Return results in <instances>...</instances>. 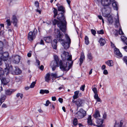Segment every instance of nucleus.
Segmentation results:
<instances>
[{"label": "nucleus", "instance_id": "f257e3e1", "mask_svg": "<svg viewBox=\"0 0 127 127\" xmlns=\"http://www.w3.org/2000/svg\"><path fill=\"white\" fill-rule=\"evenodd\" d=\"M63 13L61 12L59 14L57 18L59 21L54 19L53 21L54 25L57 24L58 27L63 32L65 33L66 31V22L65 18L64 16Z\"/></svg>", "mask_w": 127, "mask_h": 127}, {"label": "nucleus", "instance_id": "f03ea898", "mask_svg": "<svg viewBox=\"0 0 127 127\" xmlns=\"http://www.w3.org/2000/svg\"><path fill=\"white\" fill-rule=\"evenodd\" d=\"M55 33L56 34V35L57 40L62 42V45L65 49H67L70 46L71 43V39L68 35L65 34V37L67 41V42L62 39L64 35L58 29H57L56 30L55 29Z\"/></svg>", "mask_w": 127, "mask_h": 127}, {"label": "nucleus", "instance_id": "7ed1b4c3", "mask_svg": "<svg viewBox=\"0 0 127 127\" xmlns=\"http://www.w3.org/2000/svg\"><path fill=\"white\" fill-rule=\"evenodd\" d=\"M5 64L6 68H4V71L2 70V68L1 67H0V79H1L2 78L4 74L7 75L9 73V71H13L12 69V66L11 65H10V64H8L6 63L5 62Z\"/></svg>", "mask_w": 127, "mask_h": 127}, {"label": "nucleus", "instance_id": "20e7f679", "mask_svg": "<svg viewBox=\"0 0 127 127\" xmlns=\"http://www.w3.org/2000/svg\"><path fill=\"white\" fill-rule=\"evenodd\" d=\"M73 64V61H70L68 62V66L67 67L68 64L67 62H63L62 61L60 60L59 62V66L60 68L63 71H68L72 67Z\"/></svg>", "mask_w": 127, "mask_h": 127}, {"label": "nucleus", "instance_id": "39448f33", "mask_svg": "<svg viewBox=\"0 0 127 127\" xmlns=\"http://www.w3.org/2000/svg\"><path fill=\"white\" fill-rule=\"evenodd\" d=\"M54 60L52 61L50 64V66L53 71H54L56 68L59 66L58 63L59 61L58 57L56 55H55Z\"/></svg>", "mask_w": 127, "mask_h": 127}, {"label": "nucleus", "instance_id": "423d86ee", "mask_svg": "<svg viewBox=\"0 0 127 127\" xmlns=\"http://www.w3.org/2000/svg\"><path fill=\"white\" fill-rule=\"evenodd\" d=\"M61 57L63 60L72 61V56L70 55L67 52L64 51L61 55Z\"/></svg>", "mask_w": 127, "mask_h": 127}, {"label": "nucleus", "instance_id": "0eeeda50", "mask_svg": "<svg viewBox=\"0 0 127 127\" xmlns=\"http://www.w3.org/2000/svg\"><path fill=\"white\" fill-rule=\"evenodd\" d=\"M86 114V112L82 108H81L75 114L76 116L78 119H81L85 117Z\"/></svg>", "mask_w": 127, "mask_h": 127}, {"label": "nucleus", "instance_id": "6e6552de", "mask_svg": "<svg viewBox=\"0 0 127 127\" xmlns=\"http://www.w3.org/2000/svg\"><path fill=\"white\" fill-rule=\"evenodd\" d=\"M9 54L7 52H5L2 53V55L0 57V66L2 64V60L6 61L8 60Z\"/></svg>", "mask_w": 127, "mask_h": 127}, {"label": "nucleus", "instance_id": "1a4fd4ad", "mask_svg": "<svg viewBox=\"0 0 127 127\" xmlns=\"http://www.w3.org/2000/svg\"><path fill=\"white\" fill-rule=\"evenodd\" d=\"M114 0H102L101 3L103 6L107 7L108 9L110 10V8L108 6L111 4L112 1Z\"/></svg>", "mask_w": 127, "mask_h": 127}, {"label": "nucleus", "instance_id": "9d476101", "mask_svg": "<svg viewBox=\"0 0 127 127\" xmlns=\"http://www.w3.org/2000/svg\"><path fill=\"white\" fill-rule=\"evenodd\" d=\"M13 62L15 64H18L19 63L21 59L20 57L18 55H15L13 57Z\"/></svg>", "mask_w": 127, "mask_h": 127}, {"label": "nucleus", "instance_id": "9b49d317", "mask_svg": "<svg viewBox=\"0 0 127 127\" xmlns=\"http://www.w3.org/2000/svg\"><path fill=\"white\" fill-rule=\"evenodd\" d=\"M84 101L80 99H78L76 101L75 104L77 105V108L79 107L82 106V104L84 103Z\"/></svg>", "mask_w": 127, "mask_h": 127}, {"label": "nucleus", "instance_id": "f8f14e48", "mask_svg": "<svg viewBox=\"0 0 127 127\" xmlns=\"http://www.w3.org/2000/svg\"><path fill=\"white\" fill-rule=\"evenodd\" d=\"M1 83L3 85H6L7 83L10 81L9 79L8 78H3L0 79Z\"/></svg>", "mask_w": 127, "mask_h": 127}, {"label": "nucleus", "instance_id": "ddd939ff", "mask_svg": "<svg viewBox=\"0 0 127 127\" xmlns=\"http://www.w3.org/2000/svg\"><path fill=\"white\" fill-rule=\"evenodd\" d=\"M28 38L29 40L30 41H32L35 38V37H33V32H30L28 34Z\"/></svg>", "mask_w": 127, "mask_h": 127}, {"label": "nucleus", "instance_id": "4468645a", "mask_svg": "<svg viewBox=\"0 0 127 127\" xmlns=\"http://www.w3.org/2000/svg\"><path fill=\"white\" fill-rule=\"evenodd\" d=\"M85 59V57L84 53L83 52H82L81 53L80 57L79 60V65L80 66L81 65V64L83 63V60Z\"/></svg>", "mask_w": 127, "mask_h": 127}, {"label": "nucleus", "instance_id": "2eb2a0df", "mask_svg": "<svg viewBox=\"0 0 127 127\" xmlns=\"http://www.w3.org/2000/svg\"><path fill=\"white\" fill-rule=\"evenodd\" d=\"M103 120L100 119H97L96 121V122L98 125H97V126L98 127H101V126L103 124Z\"/></svg>", "mask_w": 127, "mask_h": 127}, {"label": "nucleus", "instance_id": "dca6fc26", "mask_svg": "<svg viewBox=\"0 0 127 127\" xmlns=\"http://www.w3.org/2000/svg\"><path fill=\"white\" fill-rule=\"evenodd\" d=\"M114 50V53L116 55L120 57H122V55L120 52L119 49L116 48H115Z\"/></svg>", "mask_w": 127, "mask_h": 127}, {"label": "nucleus", "instance_id": "f3484780", "mask_svg": "<svg viewBox=\"0 0 127 127\" xmlns=\"http://www.w3.org/2000/svg\"><path fill=\"white\" fill-rule=\"evenodd\" d=\"M57 41L56 39L54 40L52 43V46L53 48L55 49H56L57 48Z\"/></svg>", "mask_w": 127, "mask_h": 127}, {"label": "nucleus", "instance_id": "a211bd4d", "mask_svg": "<svg viewBox=\"0 0 127 127\" xmlns=\"http://www.w3.org/2000/svg\"><path fill=\"white\" fill-rule=\"evenodd\" d=\"M94 118L97 119L100 117L99 112L98 110H95V113L94 115Z\"/></svg>", "mask_w": 127, "mask_h": 127}, {"label": "nucleus", "instance_id": "6ab92c4d", "mask_svg": "<svg viewBox=\"0 0 127 127\" xmlns=\"http://www.w3.org/2000/svg\"><path fill=\"white\" fill-rule=\"evenodd\" d=\"M44 40L47 43H50L51 42L52 39L50 36H48L44 37Z\"/></svg>", "mask_w": 127, "mask_h": 127}, {"label": "nucleus", "instance_id": "aec40b11", "mask_svg": "<svg viewBox=\"0 0 127 127\" xmlns=\"http://www.w3.org/2000/svg\"><path fill=\"white\" fill-rule=\"evenodd\" d=\"M115 26L116 27H118V26L119 25V18L118 14L117 13V19H115Z\"/></svg>", "mask_w": 127, "mask_h": 127}, {"label": "nucleus", "instance_id": "412c9836", "mask_svg": "<svg viewBox=\"0 0 127 127\" xmlns=\"http://www.w3.org/2000/svg\"><path fill=\"white\" fill-rule=\"evenodd\" d=\"M13 92L12 89H8L5 91V93L6 95H11Z\"/></svg>", "mask_w": 127, "mask_h": 127}, {"label": "nucleus", "instance_id": "4be33fe9", "mask_svg": "<svg viewBox=\"0 0 127 127\" xmlns=\"http://www.w3.org/2000/svg\"><path fill=\"white\" fill-rule=\"evenodd\" d=\"M50 74L49 73H48L46 75V76L45 77V79L46 82H49V81L50 80Z\"/></svg>", "mask_w": 127, "mask_h": 127}, {"label": "nucleus", "instance_id": "5701e85b", "mask_svg": "<svg viewBox=\"0 0 127 127\" xmlns=\"http://www.w3.org/2000/svg\"><path fill=\"white\" fill-rule=\"evenodd\" d=\"M107 20L110 24H112L113 22V19L111 15L107 17Z\"/></svg>", "mask_w": 127, "mask_h": 127}, {"label": "nucleus", "instance_id": "b1692460", "mask_svg": "<svg viewBox=\"0 0 127 127\" xmlns=\"http://www.w3.org/2000/svg\"><path fill=\"white\" fill-rule=\"evenodd\" d=\"M112 5L114 9L117 10L118 9V5L116 2H114L112 3Z\"/></svg>", "mask_w": 127, "mask_h": 127}, {"label": "nucleus", "instance_id": "393cba45", "mask_svg": "<svg viewBox=\"0 0 127 127\" xmlns=\"http://www.w3.org/2000/svg\"><path fill=\"white\" fill-rule=\"evenodd\" d=\"M99 42L101 46H103L105 43V40L102 38H100V39Z\"/></svg>", "mask_w": 127, "mask_h": 127}, {"label": "nucleus", "instance_id": "a878e982", "mask_svg": "<svg viewBox=\"0 0 127 127\" xmlns=\"http://www.w3.org/2000/svg\"><path fill=\"white\" fill-rule=\"evenodd\" d=\"M49 93V91L47 90H42L41 89L40 90V93L42 94H47Z\"/></svg>", "mask_w": 127, "mask_h": 127}, {"label": "nucleus", "instance_id": "bb28decb", "mask_svg": "<svg viewBox=\"0 0 127 127\" xmlns=\"http://www.w3.org/2000/svg\"><path fill=\"white\" fill-rule=\"evenodd\" d=\"M12 20L13 23L14 24V26H16V23L17 21L16 17L15 16H13L12 17Z\"/></svg>", "mask_w": 127, "mask_h": 127}, {"label": "nucleus", "instance_id": "cd10ccee", "mask_svg": "<svg viewBox=\"0 0 127 127\" xmlns=\"http://www.w3.org/2000/svg\"><path fill=\"white\" fill-rule=\"evenodd\" d=\"M121 39L127 45V38L125 36H122L121 37Z\"/></svg>", "mask_w": 127, "mask_h": 127}, {"label": "nucleus", "instance_id": "c85d7f7f", "mask_svg": "<svg viewBox=\"0 0 127 127\" xmlns=\"http://www.w3.org/2000/svg\"><path fill=\"white\" fill-rule=\"evenodd\" d=\"M105 63L108 65L110 66H112L113 65V62L112 60L108 61H107Z\"/></svg>", "mask_w": 127, "mask_h": 127}, {"label": "nucleus", "instance_id": "c756f323", "mask_svg": "<svg viewBox=\"0 0 127 127\" xmlns=\"http://www.w3.org/2000/svg\"><path fill=\"white\" fill-rule=\"evenodd\" d=\"M15 72L16 75L20 74L21 73V71L18 67L15 68Z\"/></svg>", "mask_w": 127, "mask_h": 127}, {"label": "nucleus", "instance_id": "7c9ffc66", "mask_svg": "<svg viewBox=\"0 0 127 127\" xmlns=\"http://www.w3.org/2000/svg\"><path fill=\"white\" fill-rule=\"evenodd\" d=\"M6 98V96L5 95L2 96L0 98V106L5 100Z\"/></svg>", "mask_w": 127, "mask_h": 127}, {"label": "nucleus", "instance_id": "2f4dec72", "mask_svg": "<svg viewBox=\"0 0 127 127\" xmlns=\"http://www.w3.org/2000/svg\"><path fill=\"white\" fill-rule=\"evenodd\" d=\"M79 92V91H76L74 92V95L73 96V99H75L78 97V96Z\"/></svg>", "mask_w": 127, "mask_h": 127}, {"label": "nucleus", "instance_id": "473e14b6", "mask_svg": "<svg viewBox=\"0 0 127 127\" xmlns=\"http://www.w3.org/2000/svg\"><path fill=\"white\" fill-rule=\"evenodd\" d=\"M91 116H89L88 118V123L89 125H92V121L91 120Z\"/></svg>", "mask_w": 127, "mask_h": 127}, {"label": "nucleus", "instance_id": "72a5a7b5", "mask_svg": "<svg viewBox=\"0 0 127 127\" xmlns=\"http://www.w3.org/2000/svg\"><path fill=\"white\" fill-rule=\"evenodd\" d=\"M64 10V8L62 6H61L58 7V11H62L63 13H64L65 12Z\"/></svg>", "mask_w": 127, "mask_h": 127}, {"label": "nucleus", "instance_id": "f704fd0d", "mask_svg": "<svg viewBox=\"0 0 127 127\" xmlns=\"http://www.w3.org/2000/svg\"><path fill=\"white\" fill-rule=\"evenodd\" d=\"M51 76H52V80H53L54 78H58L59 77L57 76V74L56 73H52L51 74Z\"/></svg>", "mask_w": 127, "mask_h": 127}, {"label": "nucleus", "instance_id": "c9c22d12", "mask_svg": "<svg viewBox=\"0 0 127 127\" xmlns=\"http://www.w3.org/2000/svg\"><path fill=\"white\" fill-rule=\"evenodd\" d=\"M85 39L86 44L87 45H88L89 43L88 37L87 36H86L85 37Z\"/></svg>", "mask_w": 127, "mask_h": 127}, {"label": "nucleus", "instance_id": "e433bc0d", "mask_svg": "<svg viewBox=\"0 0 127 127\" xmlns=\"http://www.w3.org/2000/svg\"><path fill=\"white\" fill-rule=\"evenodd\" d=\"M54 10L53 11V12L54 14V17L55 18L56 16L58 15V11L57 9L55 8H54Z\"/></svg>", "mask_w": 127, "mask_h": 127}, {"label": "nucleus", "instance_id": "4c0bfd02", "mask_svg": "<svg viewBox=\"0 0 127 127\" xmlns=\"http://www.w3.org/2000/svg\"><path fill=\"white\" fill-rule=\"evenodd\" d=\"M78 120L77 119L75 118L74 119L73 121V125L75 126H76L77 124Z\"/></svg>", "mask_w": 127, "mask_h": 127}, {"label": "nucleus", "instance_id": "58836bf2", "mask_svg": "<svg viewBox=\"0 0 127 127\" xmlns=\"http://www.w3.org/2000/svg\"><path fill=\"white\" fill-rule=\"evenodd\" d=\"M3 45L1 41H0V54H1L2 53V47Z\"/></svg>", "mask_w": 127, "mask_h": 127}, {"label": "nucleus", "instance_id": "ea45409f", "mask_svg": "<svg viewBox=\"0 0 127 127\" xmlns=\"http://www.w3.org/2000/svg\"><path fill=\"white\" fill-rule=\"evenodd\" d=\"M16 97L19 98L20 97L21 99H22L23 97V95L21 93H18L16 95Z\"/></svg>", "mask_w": 127, "mask_h": 127}, {"label": "nucleus", "instance_id": "a19ab883", "mask_svg": "<svg viewBox=\"0 0 127 127\" xmlns=\"http://www.w3.org/2000/svg\"><path fill=\"white\" fill-rule=\"evenodd\" d=\"M88 58L90 60H92V59L93 57L91 53H89L87 55Z\"/></svg>", "mask_w": 127, "mask_h": 127}, {"label": "nucleus", "instance_id": "79ce46f5", "mask_svg": "<svg viewBox=\"0 0 127 127\" xmlns=\"http://www.w3.org/2000/svg\"><path fill=\"white\" fill-rule=\"evenodd\" d=\"M33 33V37L34 36L35 37L37 34V31L36 29H34Z\"/></svg>", "mask_w": 127, "mask_h": 127}, {"label": "nucleus", "instance_id": "37998d69", "mask_svg": "<svg viewBox=\"0 0 127 127\" xmlns=\"http://www.w3.org/2000/svg\"><path fill=\"white\" fill-rule=\"evenodd\" d=\"M36 84V82H33L31 84V85L30 86V88H33L34 86L35 85V84Z\"/></svg>", "mask_w": 127, "mask_h": 127}, {"label": "nucleus", "instance_id": "c03bdc74", "mask_svg": "<svg viewBox=\"0 0 127 127\" xmlns=\"http://www.w3.org/2000/svg\"><path fill=\"white\" fill-rule=\"evenodd\" d=\"M124 121L121 120L120 121V127H125L124 125H123V124Z\"/></svg>", "mask_w": 127, "mask_h": 127}, {"label": "nucleus", "instance_id": "a18cd8bd", "mask_svg": "<svg viewBox=\"0 0 127 127\" xmlns=\"http://www.w3.org/2000/svg\"><path fill=\"white\" fill-rule=\"evenodd\" d=\"M97 33L99 34H104V32L103 30H101L100 31H97Z\"/></svg>", "mask_w": 127, "mask_h": 127}, {"label": "nucleus", "instance_id": "49530a36", "mask_svg": "<svg viewBox=\"0 0 127 127\" xmlns=\"http://www.w3.org/2000/svg\"><path fill=\"white\" fill-rule=\"evenodd\" d=\"M102 15H103V16L104 17H108L110 15L109 13L107 14H106L105 13L102 12Z\"/></svg>", "mask_w": 127, "mask_h": 127}, {"label": "nucleus", "instance_id": "de8ad7c7", "mask_svg": "<svg viewBox=\"0 0 127 127\" xmlns=\"http://www.w3.org/2000/svg\"><path fill=\"white\" fill-rule=\"evenodd\" d=\"M35 5L37 8L39 7V3L37 1H36L35 2Z\"/></svg>", "mask_w": 127, "mask_h": 127}, {"label": "nucleus", "instance_id": "09e8293b", "mask_svg": "<svg viewBox=\"0 0 127 127\" xmlns=\"http://www.w3.org/2000/svg\"><path fill=\"white\" fill-rule=\"evenodd\" d=\"M6 22L7 23V25L8 26H9L11 25V22L10 19H7L6 21Z\"/></svg>", "mask_w": 127, "mask_h": 127}, {"label": "nucleus", "instance_id": "8fccbe9b", "mask_svg": "<svg viewBox=\"0 0 127 127\" xmlns=\"http://www.w3.org/2000/svg\"><path fill=\"white\" fill-rule=\"evenodd\" d=\"M91 31L92 34H93V35H95V34L96 33V31L95 30L93 29H92L91 30Z\"/></svg>", "mask_w": 127, "mask_h": 127}, {"label": "nucleus", "instance_id": "3c124183", "mask_svg": "<svg viewBox=\"0 0 127 127\" xmlns=\"http://www.w3.org/2000/svg\"><path fill=\"white\" fill-rule=\"evenodd\" d=\"M93 91L94 92V94H96L97 93V91L96 88L95 87L94 88L92 89Z\"/></svg>", "mask_w": 127, "mask_h": 127}, {"label": "nucleus", "instance_id": "603ef678", "mask_svg": "<svg viewBox=\"0 0 127 127\" xmlns=\"http://www.w3.org/2000/svg\"><path fill=\"white\" fill-rule=\"evenodd\" d=\"M85 87V85H83L80 87V90H82V91H84V90Z\"/></svg>", "mask_w": 127, "mask_h": 127}, {"label": "nucleus", "instance_id": "864d4df0", "mask_svg": "<svg viewBox=\"0 0 127 127\" xmlns=\"http://www.w3.org/2000/svg\"><path fill=\"white\" fill-rule=\"evenodd\" d=\"M119 34H123V33L121 29L120 28L119 31Z\"/></svg>", "mask_w": 127, "mask_h": 127}, {"label": "nucleus", "instance_id": "5fc2aeb1", "mask_svg": "<svg viewBox=\"0 0 127 127\" xmlns=\"http://www.w3.org/2000/svg\"><path fill=\"white\" fill-rule=\"evenodd\" d=\"M50 103L49 101V100H47L46 102V104H45V105L46 106H48Z\"/></svg>", "mask_w": 127, "mask_h": 127}, {"label": "nucleus", "instance_id": "6e6d98bb", "mask_svg": "<svg viewBox=\"0 0 127 127\" xmlns=\"http://www.w3.org/2000/svg\"><path fill=\"white\" fill-rule=\"evenodd\" d=\"M119 124L118 123H117V122H115L114 127H119Z\"/></svg>", "mask_w": 127, "mask_h": 127}, {"label": "nucleus", "instance_id": "4d7b16f0", "mask_svg": "<svg viewBox=\"0 0 127 127\" xmlns=\"http://www.w3.org/2000/svg\"><path fill=\"white\" fill-rule=\"evenodd\" d=\"M95 94V95L94 96V97L95 99H96L98 97V95L97 94V93Z\"/></svg>", "mask_w": 127, "mask_h": 127}, {"label": "nucleus", "instance_id": "13d9d810", "mask_svg": "<svg viewBox=\"0 0 127 127\" xmlns=\"http://www.w3.org/2000/svg\"><path fill=\"white\" fill-rule=\"evenodd\" d=\"M8 32L9 35H11L13 34L12 30L11 29H9L8 30Z\"/></svg>", "mask_w": 127, "mask_h": 127}, {"label": "nucleus", "instance_id": "bf43d9fd", "mask_svg": "<svg viewBox=\"0 0 127 127\" xmlns=\"http://www.w3.org/2000/svg\"><path fill=\"white\" fill-rule=\"evenodd\" d=\"M58 100L61 103H62L63 102V99L61 98H59Z\"/></svg>", "mask_w": 127, "mask_h": 127}, {"label": "nucleus", "instance_id": "052dcab7", "mask_svg": "<svg viewBox=\"0 0 127 127\" xmlns=\"http://www.w3.org/2000/svg\"><path fill=\"white\" fill-rule=\"evenodd\" d=\"M103 73L105 75H106L108 74V72L107 70H104Z\"/></svg>", "mask_w": 127, "mask_h": 127}, {"label": "nucleus", "instance_id": "680f3d73", "mask_svg": "<svg viewBox=\"0 0 127 127\" xmlns=\"http://www.w3.org/2000/svg\"><path fill=\"white\" fill-rule=\"evenodd\" d=\"M52 100L53 101H55L56 100V97L55 96H52Z\"/></svg>", "mask_w": 127, "mask_h": 127}, {"label": "nucleus", "instance_id": "e2e57ef3", "mask_svg": "<svg viewBox=\"0 0 127 127\" xmlns=\"http://www.w3.org/2000/svg\"><path fill=\"white\" fill-rule=\"evenodd\" d=\"M40 44L41 45H44V41L43 40H41L40 41Z\"/></svg>", "mask_w": 127, "mask_h": 127}, {"label": "nucleus", "instance_id": "0e129e2a", "mask_svg": "<svg viewBox=\"0 0 127 127\" xmlns=\"http://www.w3.org/2000/svg\"><path fill=\"white\" fill-rule=\"evenodd\" d=\"M106 66L105 65H103L101 67V69L102 70H104L105 69Z\"/></svg>", "mask_w": 127, "mask_h": 127}, {"label": "nucleus", "instance_id": "69168bd1", "mask_svg": "<svg viewBox=\"0 0 127 127\" xmlns=\"http://www.w3.org/2000/svg\"><path fill=\"white\" fill-rule=\"evenodd\" d=\"M123 48L127 52V46H126L123 47Z\"/></svg>", "mask_w": 127, "mask_h": 127}, {"label": "nucleus", "instance_id": "338daca9", "mask_svg": "<svg viewBox=\"0 0 127 127\" xmlns=\"http://www.w3.org/2000/svg\"><path fill=\"white\" fill-rule=\"evenodd\" d=\"M50 106H52V107L53 109H54L55 108V107L54 105L53 104H51Z\"/></svg>", "mask_w": 127, "mask_h": 127}, {"label": "nucleus", "instance_id": "774afa93", "mask_svg": "<svg viewBox=\"0 0 127 127\" xmlns=\"http://www.w3.org/2000/svg\"><path fill=\"white\" fill-rule=\"evenodd\" d=\"M44 68V66L43 65H41L40 67V69L41 70H42Z\"/></svg>", "mask_w": 127, "mask_h": 127}]
</instances>
